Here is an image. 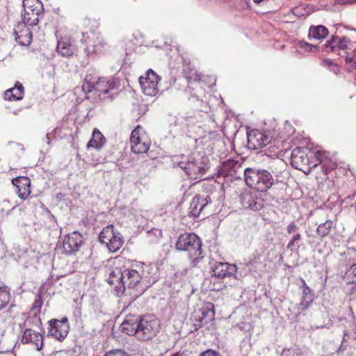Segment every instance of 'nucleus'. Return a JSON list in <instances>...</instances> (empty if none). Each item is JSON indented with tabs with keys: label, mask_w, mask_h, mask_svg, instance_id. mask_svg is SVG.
Returning a JSON list of instances; mask_svg holds the SVG:
<instances>
[{
	"label": "nucleus",
	"mask_w": 356,
	"mask_h": 356,
	"mask_svg": "<svg viewBox=\"0 0 356 356\" xmlns=\"http://www.w3.org/2000/svg\"><path fill=\"white\" fill-rule=\"evenodd\" d=\"M42 300L40 295H38V298L35 300L33 304V308L38 309L39 311L40 310L42 305Z\"/></svg>",
	"instance_id": "50"
},
{
	"label": "nucleus",
	"mask_w": 356,
	"mask_h": 356,
	"mask_svg": "<svg viewBox=\"0 0 356 356\" xmlns=\"http://www.w3.org/2000/svg\"><path fill=\"white\" fill-rule=\"evenodd\" d=\"M101 78L102 77H99L93 70L91 72L90 70L88 71L82 85V90L86 95L93 92L96 83H97ZM86 98L89 99V97L86 95Z\"/></svg>",
	"instance_id": "24"
},
{
	"label": "nucleus",
	"mask_w": 356,
	"mask_h": 356,
	"mask_svg": "<svg viewBox=\"0 0 356 356\" xmlns=\"http://www.w3.org/2000/svg\"><path fill=\"white\" fill-rule=\"evenodd\" d=\"M321 65L327 67L328 70L333 72L335 74H338L340 72V67L332 60L330 58H325L321 61Z\"/></svg>",
	"instance_id": "34"
},
{
	"label": "nucleus",
	"mask_w": 356,
	"mask_h": 356,
	"mask_svg": "<svg viewBox=\"0 0 356 356\" xmlns=\"http://www.w3.org/2000/svg\"><path fill=\"white\" fill-rule=\"evenodd\" d=\"M190 320L193 322L195 330H197L206 325L202 318H197L194 316V312L192 314Z\"/></svg>",
	"instance_id": "40"
},
{
	"label": "nucleus",
	"mask_w": 356,
	"mask_h": 356,
	"mask_svg": "<svg viewBox=\"0 0 356 356\" xmlns=\"http://www.w3.org/2000/svg\"><path fill=\"white\" fill-rule=\"evenodd\" d=\"M120 86V81L115 77H102L94 87L93 92L100 99H105L107 95L113 90H118ZM109 97V95H108Z\"/></svg>",
	"instance_id": "7"
},
{
	"label": "nucleus",
	"mask_w": 356,
	"mask_h": 356,
	"mask_svg": "<svg viewBox=\"0 0 356 356\" xmlns=\"http://www.w3.org/2000/svg\"><path fill=\"white\" fill-rule=\"evenodd\" d=\"M298 10H299L298 8H293V13L296 15H299Z\"/></svg>",
	"instance_id": "57"
},
{
	"label": "nucleus",
	"mask_w": 356,
	"mask_h": 356,
	"mask_svg": "<svg viewBox=\"0 0 356 356\" xmlns=\"http://www.w3.org/2000/svg\"><path fill=\"white\" fill-rule=\"evenodd\" d=\"M201 238L193 232L181 234L175 243L179 251L187 252L193 266H195L204 258Z\"/></svg>",
	"instance_id": "2"
},
{
	"label": "nucleus",
	"mask_w": 356,
	"mask_h": 356,
	"mask_svg": "<svg viewBox=\"0 0 356 356\" xmlns=\"http://www.w3.org/2000/svg\"><path fill=\"white\" fill-rule=\"evenodd\" d=\"M107 44L104 42H99L97 44H95L93 47L92 51L95 54H102L106 50Z\"/></svg>",
	"instance_id": "43"
},
{
	"label": "nucleus",
	"mask_w": 356,
	"mask_h": 356,
	"mask_svg": "<svg viewBox=\"0 0 356 356\" xmlns=\"http://www.w3.org/2000/svg\"><path fill=\"white\" fill-rule=\"evenodd\" d=\"M24 95V88L19 81H16L14 87L8 89L4 93L5 99L8 101L22 100Z\"/></svg>",
	"instance_id": "25"
},
{
	"label": "nucleus",
	"mask_w": 356,
	"mask_h": 356,
	"mask_svg": "<svg viewBox=\"0 0 356 356\" xmlns=\"http://www.w3.org/2000/svg\"><path fill=\"white\" fill-rule=\"evenodd\" d=\"M252 256H253V258L251 259V260L250 261V263H257V261L260 259L261 254V253L256 252L255 253L253 254Z\"/></svg>",
	"instance_id": "52"
},
{
	"label": "nucleus",
	"mask_w": 356,
	"mask_h": 356,
	"mask_svg": "<svg viewBox=\"0 0 356 356\" xmlns=\"http://www.w3.org/2000/svg\"><path fill=\"white\" fill-rule=\"evenodd\" d=\"M347 283L356 284V264L351 266L350 268L346 273Z\"/></svg>",
	"instance_id": "35"
},
{
	"label": "nucleus",
	"mask_w": 356,
	"mask_h": 356,
	"mask_svg": "<svg viewBox=\"0 0 356 356\" xmlns=\"http://www.w3.org/2000/svg\"><path fill=\"white\" fill-rule=\"evenodd\" d=\"M21 341L23 344L31 343L34 345L37 350H40L44 344L42 335L31 328H26L24 331Z\"/></svg>",
	"instance_id": "21"
},
{
	"label": "nucleus",
	"mask_w": 356,
	"mask_h": 356,
	"mask_svg": "<svg viewBox=\"0 0 356 356\" xmlns=\"http://www.w3.org/2000/svg\"><path fill=\"white\" fill-rule=\"evenodd\" d=\"M12 184L16 186V193L22 200H26L31 194V179L26 176H19L12 179Z\"/></svg>",
	"instance_id": "18"
},
{
	"label": "nucleus",
	"mask_w": 356,
	"mask_h": 356,
	"mask_svg": "<svg viewBox=\"0 0 356 356\" xmlns=\"http://www.w3.org/2000/svg\"><path fill=\"white\" fill-rule=\"evenodd\" d=\"M211 203V199L209 195H195L190 204L189 213L194 218H197L204 212L207 207Z\"/></svg>",
	"instance_id": "15"
},
{
	"label": "nucleus",
	"mask_w": 356,
	"mask_h": 356,
	"mask_svg": "<svg viewBox=\"0 0 356 356\" xmlns=\"http://www.w3.org/2000/svg\"><path fill=\"white\" fill-rule=\"evenodd\" d=\"M104 356H131L123 350L115 349L106 353Z\"/></svg>",
	"instance_id": "44"
},
{
	"label": "nucleus",
	"mask_w": 356,
	"mask_h": 356,
	"mask_svg": "<svg viewBox=\"0 0 356 356\" xmlns=\"http://www.w3.org/2000/svg\"><path fill=\"white\" fill-rule=\"evenodd\" d=\"M30 11L35 12V13L42 14L44 11V6L40 1H36V3L30 8Z\"/></svg>",
	"instance_id": "46"
},
{
	"label": "nucleus",
	"mask_w": 356,
	"mask_h": 356,
	"mask_svg": "<svg viewBox=\"0 0 356 356\" xmlns=\"http://www.w3.org/2000/svg\"><path fill=\"white\" fill-rule=\"evenodd\" d=\"M49 334L59 341H63L67 336L70 330L68 318L65 316L60 320L51 319L49 321Z\"/></svg>",
	"instance_id": "10"
},
{
	"label": "nucleus",
	"mask_w": 356,
	"mask_h": 356,
	"mask_svg": "<svg viewBox=\"0 0 356 356\" xmlns=\"http://www.w3.org/2000/svg\"><path fill=\"white\" fill-rule=\"evenodd\" d=\"M47 211H48V213H49V215H50V220H54V221H56V217H55L53 214H51V213H50V211H49V210H47Z\"/></svg>",
	"instance_id": "55"
},
{
	"label": "nucleus",
	"mask_w": 356,
	"mask_h": 356,
	"mask_svg": "<svg viewBox=\"0 0 356 356\" xmlns=\"http://www.w3.org/2000/svg\"><path fill=\"white\" fill-rule=\"evenodd\" d=\"M31 321H32V323L35 322L36 324H40V325H41V321H40V317H38V316H37V314H34V316H33V318H30V317H29V318L26 319V322L24 323V324H26V323H27V324H31Z\"/></svg>",
	"instance_id": "51"
},
{
	"label": "nucleus",
	"mask_w": 356,
	"mask_h": 356,
	"mask_svg": "<svg viewBox=\"0 0 356 356\" xmlns=\"http://www.w3.org/2000/svg\"><path fill=\"white\" fill-rule=\"evenodd\" d=\"M344 3H356V0H343Z\"/></svg>",
	"instance_id": "56"
},
{
	"label": "nucleus",
	"mask_w": 356,
	"mask_h": 356,
	"mask_svg": "<svg viewBox=\"0 0 356 356\" xmlns=\"http://www.w3.org/2000/svg\"><path fill=\"white\" fill-rule=\"evenodd\" d=\"M301 241V234L300 233H296L289 242V243L286 245V249L293 250V247L296 245H298L300 241Z\"/></svg>",
	"instance_id": "39"
},
{
	"label": "nucleus",
	"mask_w": 356,
	"mask_h": 356,
	"mask_svg": "<svg viewBox=\"0 0 356 356\" xmlns=\"http://www.w3.org/2000/svg\"><path fill=\"white\" fill-rule=\"evenodd\" d=\"M133 267H137L140 274L143 289L149 287L156 281L157 269L154 265L140 262L133 265Z\"/></svg>",
	"instance_id": "11"
},
{
	"label": "nucleus",
	"mask_w": 356,
	"mask_h": 356,
	"mask_svg": "<svg viewBox=\"0 0 356 356\" xmlns=\"http://www.w3.org/2000/svg\"><path fill=\"white\" fill-rule=\"evenodd\" d=\"M143 80L147 81L148 82L152 81L158 83L160 78L154 71L152 69H149L146 73V77H143Z\"/></svg>",
	"instance_id": "38"
},
{
	"label": "nucleus",
	"mask_w": 356,
	"mask_h": 356,
	"mask_svg": "<svg viewBox=\"0 0 356 356\" xmlns=\"http://www.w3.org/2000/svg\"><path fill=\"white\" fill-rule=\"evenodd\" d=\"M199 356H222L219 352L213 350L212 349H208L200 353Z\"/></svg>",
	"instance_id": "49"
},
{
	"label": "nucleus",
	"mask_w": 356,
	"mask_h": 356,
	"mask_svg": "<svg viewBox=\"0 0 356 356\" xmlns=\"http://www.w3.org/2000/svg\"><path fill=\"white\" fill-rule=\"evenodd\" d=\"M122 332L134 336L141 341H147L155 337L160 331V321L154 315H127L120 325Z\"/></svg>",
	"instance_id": "1"
},
{
	"label": "nucleus",
	"mask_w": 356,
	"mask_h": 356,
	"mask_svg": "<svg viewBox=\"0 0 356 356\" xmlns=\"http://www.w3.org/2000/svg\"><path fill=\"white\" fill-rule=\"evenodd\" d=\"M206 159H190L187 162L180 161L177 163V167L182 169L188 177L193 180H202L203 176L209 169Z\"/></svg>",
	"instance_id": "5"
},
{
	"label": "nucleus",
	"mask_w": 356,
	"mask_h": 356,
	"mask_svg": "<svg viewBox=\"0 0 356 356\" xmlns=\"http://www.w3.org/2000/svg\"><path fill=\"white\" fill-rule=\"evenodd\" d=\"M321 51H325L327 49H329L330 51H334L336 50V43L333 42L331 40H327L325 44L321 46Z\"/></svg>",
	"instance_id": "47"
},
{
	"label": "nucleus",
	"mask_w": 356,
	"mask_h": 356,
	"mask_svg": "<svg viewBox=\"0 0 356 356\" xmlns=\"http://www.w3.org/2000/svg\"><path fill=\"white\" fill-rule=\"evenodd\" d=\"M184 74L188 82L193 80L194 81H197L199 83L200 81V75L197 74L194 70H190L188 73L186 70L184 69Z\"/></svg>",
	"instance_id": "41"
},
{
	"label": "nucleus",
	"mask_w": 356,
	"mask_h": 356,
	"mask_svg": "<svg viewBox=\"0 0 356 356\" xmlns=\"http://www.w3.org/2000/svg\"><path fill=\"white\" fill-rule=\"evenodd\" d=\"M329 35L328 29L323 25H312L308 31V38L316 40H323Z\"/></svg>",
	"instance_id": "27"
},
{
	"label": "nucleus",
	"mask_w": 356,
	"mask_h": 356,
	"mask_svg": "<svg viewBox=\"0 0 356 356\" xmlns=\"http://www.w3.org/2000/svg\"><path fill=\"white\" fill-rule=\"evenodd\" d=\"M315 160V152L303 147H296L291 152V163L292 166L305 174H309L312 168L318 166Z\"/></svg>",
	"instance_id": "4"
},
{
	"label": "nucleus",
	"mask_w": 356,
	"mask_h": 356,
	"mask_svg": "<svg viewBox=\"0 0 356 356\" xmlns=\"http://www.w3.org/2000/svg\"><path fill=\"white\" fill-rule=\"evenodd\" d=\"M243 163L234 159H227L222 163L219 169V173L222 177H231L234 179H241L244 177Z\"/></svg>",
	"instance_id": "9"
},
{
	"label": "nucleus",
	"mask_w": 356,
	"mask_h": 356,
	"mask_svg": "<svg viewBox=\"0 0 356 356\" xmlns=\"http://www.w3.org/2000/svg\"><path fill=\"white\" fill-rule=\"evenodd\" d=\"M257 191L246 190L240 195V200L245 209L259 211L264 206V200L258 197Z\"/></svg>",
	"instance_id": "12"
},
{
	"label": "nucleus",
	"mask_w": 356,
	"mask_h": 356,
	"mask_svg": "<svg viewBox=\"0 0 356 356\" xmlns=\"http://www.w3.org/2000/svg\"><path fill=\"white\" fill-rule=\"evenodd\" d=\"M299 44L300 47L303 48L305 51L308 52L321 51V47H320V45L312 44L305 41H300Z\"/></svg>",
	"instance_id": "36"
},
{
	"label": "nucleus",
	"mask_w": 356,
	"mask_h": 356,
	"mask_svg": "<svg viewBox=\"0 0 356 356\" xmlns=\"http://www.w3.org/2000/svg\"><path fill=\"white\" fill-rule=\"evenodd\" d=\"M84 243L83 235L74 231L65 236L63 241V252L67 255L75 254Z\"/></svg>",
	"instance_id": "8"
},
{
	"label": "nucleus",
	"mask_w": 356,
	"mask_h": 356,
	"mask_svg": "<svg viewBox=\"0 0 356 356\" xmlns=\"http://www.w3.org/2000/svg\"><path fill=\"white\" fill-rule=\"evenodd\" d=\"M74 314L75 316H79L81 315V309L79 308H76L75 311L74 312Z\"/></svg>",
	"instance_id": "54"
},
{
	"label": "nucleus",
	"mask_w": 356,
	"mask_h": 356,
	"mask_svg": "<svg viewBox=\"0 0 356 356\" xmlns=\"http://www.w3.org/2000/svg\"><path fill=\"white\" fill-rule=\"evenodd\" d=\"M236 10H243L250 8V0H234Z\"/></svg>",
	"instance_id": "37"
},
{
	"label": "nucleus",
	"mask_w": 356,
	"mask_h": 356,
	"mask_svg": "<svg viewBox=\"0 0 356 356\" xmlns=\"http://www.w3.org/2000/svg\"><path fill=\"white\" fill-rule=\"evenodd\" d=\"M139 81L143 92L145 95L152 97L156 95L158 93V83H156L152 81L149 82L147 81H144L143 76L140 77Z\"/></svg>",
	"instance_id": "30"
},
{
	"label": "nucleus",
	"mask_w": 356,
	"mask_h": 356,
	"mask_svg": "<svg viewBox=\"0 0 356 356\" xmlns=\"http://www.w3.org/2000/svg\"><path fill=\"white\" fill-rule=\"evenodd\" d=\"M137 267L128 268L124 269L125 289H134L136 287H141L143 284L141 281L140 274Z\"/></svg>",
	"instance_id": "20"
},
{
	"label": "nucleus",
	"mask_w": 356,
	"mask_h": 356,
	"mask_svg": "<svg viewBox=\"0 0 356 356\" xmlns=\"http://www.w3.org/2000/svg\"><path fill=\"white\" fill-rule=\"evenodd\" d=\"M99 240L101 243L106 245L111 252H117L124 244L122 234L115 231L114 226L112 225L106 226L102 230L99 235Z\"/></svg>",
	"instance_id": "6"
},
{
	"label": "nucleus",
	"mask_w": 356,
	"mask_h": 356,
	"mask_svg": "<svg viewBox=\"0 0 356 356\" xmlns=\"http://www.w3.org/2000/svg\"><path fill=\"white\" fill-rule=\"evenodd\" d=\"M271 172L259 168L244 169V181L248 186L259 192H266L275 183Z\"/></svg>",
	"instance_id": "3"
},
{
	"label": "nucleus",
	"mask_w": 356,
	"mask_h": 356,
	"mask_svg": "<svg viewBox=\"0 0 356 356\" xmlns=\"http://www.w3.org/2000/svg\"><path fill=\"white\" fill-rule=\"evenodd\" d=\"M299 227L294 222H291L286 227V232L289 234H291L292 233H298Z\"/></svg>",
	"instance_id": "48"
},
{
	"label": "nucleus",
	"mask_w": 356,
	"mask_h": 356,
	"mask_svg": "<svg viewBox=\"0 0 356 356\" xmlns=\"http://www.w3.org/2000/svg\"><path fill=\"white\" fill-rule=\"evenodd\" d=\"M316 160L318 166L321 165L323 175H327L331 170L336 168V164L330 160L325 159L324 154L321 151L315 152Z\"/></svg>",
	"instance_id": "26"
},
{
	"label": "nucleus",
	"mask_w": 356,
	"mask_h": 356,
	"mask_svg": "<svg viewBox=\"0 0 356 356\" xmlns=\"http://www.w3.org/2000/svg\"><path fill=\"white\" fill-rule=\"evenodd\" d=\"M314 292L309 287L307 286L303 289L300 302L298 305L297 309L299 314L306 311L314 300Z\"/></svg>",
	"instance_id": "23"
},
{
	"label": "nucleus",
	"mask_w": 356,
	"mask_h": 356,
	"mask_svg": "<svg viewBox=\"0 0 356 356\" xmlns=\"http://www.w3.org/2000/svg\"><path fill=\"white\" fill-rule=\"evenodd\" d=\"M140 126L134 129L131 134L130 143L131 151L135 154H143L147 152L150 143L144 135L140 134Z\"/></svg>",
	"instance_id": "13"
},
{
	"label": "nucleus",
	"mask_w": 356,
	"mask_h": 356,
	"mask_svg": "<svg viewBox=\"0 0 356 356\" xmlns=\"http://www.w3.org/2000/svg\"><path fill=\"white\" fill-rule=\"evenodd\" d=\"M270 143V137L257 129L248 133V147L250 149H259Z\"/></svg>",
	"instance_id": "14"
},
{
	"label": "nucleus",
	"mask_w": 356,
	"mask_h": 356,
	"mask_svg": "<svg viewBox=\"0 0 356 356\" xmlns=\"http://www.w3.org/2000/svg\"><path fill=\"white\" fill-rule=\"evenodd\" d=\"M194 316L197 318H202L204 323L207 325L211 322L215 317L213 304L211 302H207L203 307L194 312Z\"/></svg>",
	"instance_id": "22"
},
{
	"label": "nucleus",
	"mask_w": 356,
	"mask_h": 356,
	"mask_svg": "<svg viewBox=\"0 0 356 356\" xmlns=\"http://www.w3.org/2000/svg\"><path fill=\"white\" fill-rule=\"evenodd\" d=\"M105 143V137L97 129H95L92 132V138L87 144V147H93L97 149H100Z\"/></svg>",
	"instance_id": "29"
},
{
	"label": "nucleus",
	"mask_w": 356,
	"mask_h": 356,
	"mask_svg": "<svg viewBox=\"0 0 356 356\" xmlns=\"http://www.w3.org/2000/svg\"><path fill=\"white\" fill-rule=\"evenodd\" d=\"M300 282H301V285H300V286L302 288V289H305V287L308 286L307 285V284H306L305 281L303 279H301V280H300Z\"/></svg>",
	"instance_id": "53"
},
{
	"label": "nucleus",
	"mask_w": 356,
	"mask_h": 356,
	"mask_svg": "<svg viewBox=\"0 0 356 356\" xmlns=\"http://www.w3.org/2000/svg\"><path fill=\"white\" fill-rule=\"evenodd\" d=\"M345 341V337L343 338L342 342Z\"/></svg>",
	"instance_id": "60"
},
{
	"label": "nucleus",
	"mask_w": 356,
	"mask_h": 356,
	"mask_svg": "<svg viewBox=\"0 0 356 356\" xmlns=\"http://www.w3.org/2000/svg\"><path fill=\"white\" fill-rule=\"evenodd\" d=\"M171 356H181V355L179 353H175L172 354Z\"/></svg>",
	"instance_id": "59"
},
{
	"label": "nucleus",
	"mask_w": 356,
	"mask_h": 356,
	"mask_svg": "<svg viewBox=\"0 0 356 356\" xmlns=\"http://www.w3.org/2000/svg\"><path fill=\"white\" fill-rule=\"evenodd\" d=\"M29 26L19 22L14 29L15 40L22 46H28L32 41V33Z\"/></svg>",
	"instance_id": "19"
},
{
	"label": "nucleus",
	"mask_w": 356,
	"mask_h": 356,
	"mask_svg": "<svg viewBox=\"0 0 356 356\" xmlns=\"http://www.w3.org/2000/svg\"><path fill=\"white\" fill-rule=\"evenodd\" d=\"M213 275L218 279H223L226 277H236L237 266L227 262L216 261L212 267Z\"/></svg>",
	"instance_id": "16"
},
{
	"label": "nucleus",
	"mask_w": 356,
	"mask_h": 356,
	"mask_svg": "<svg viewBox=\"0 0 356 356\" xmlns=\"http://www.w3.org/2000/svg\"><path fill=\"white\" fill-rule=\"evenodd\" d=\"M336 224L331 220H327L325 222L318 225L316 229V234L321 238L327 236L332 230L335 228Z\"/></svg>",
	"instance_id": "32"
},
{
	"label": "nucleus",
	"mask_w": 356,
	"mask_h": 356,
	"mask_svg": "<svg viewBox=\"0 0 356 356\" xmlns=\"http://www.w3.org/2000/svg\"><path fill=\"white\" fill-rule=\"evenodd\" d=\"M350 42V39L346 36H343L336 43V49L345 50L348 48V43Z\"/></svg>",
	"instance_id": "42"
},
{
	"label": "nucleus",
	"mask_w": 356,
	"mask_h": 356,
	"mask_svg": "<svg viewBox=\"0 0 356 356\" xmlns=\"http://www.w3.org/2000/svg\"><path fill=\"white\" fill-rule=\"evenodd\" d=\"M337 39V35H332L331 37V39L330 40L332 41L334 43H337L336 42V40Z\"/></svg>",
	"instance_id": "58"
},
{
	"label": "nucleus",
	"mask_w": 356,
	"mask_h": 356,
	"mask_svg": "<svg viewBox=\"0 0 356 356\" xmlns=\"http://www.w3.org/2000/svg\"><path fill=\"white\" fill-rule=\"evenodd\" d=\"M124 270L120 267L113 268L109 273L108 283L114 286L118 296L122 295L125 291Z\"/></svg>",
	"instance_id": "17"
},
{
	"label": "nucleus",
	"mask_w": 356,
	"mask_h": 356,
	"mask_svg": "<svg viewBox=\"0 0 356 356\" xmlns=\"http://www.w3.org/2000/svg\"><path fill=\"white\" fill-rule=\"evenodd\" d=\"M345 61L346 63H349L350 65L347 67V71L350 72L354 70H356V62L353 58L349 56H346Z\"/></svg>",
	"instance_id": "45"
},
{
	"label": "nucleus",
	"mask_w": 356,
	"mask_h": 356,
	"mask_svg": "<svg viewBox=\"0 0 356 356\" xmlns=\"http://www.w3.org/2000/svg\"><path fill=\"white\" fill-rule=\"evenodd\" d=\"M41 14L35 13V12L29 11L28 9H24L22 12V23L26 25L35 26L39 22V17Z\"/></svg>",
	"instance_id": "31"
},
{
	"label": "nucleus",
	"mask_w": 356,
	"mask_h": 356,
	"mask_svg": "<svg viewBox=\"0 0 356 356\" xmlns=\"http://www.w3.org/2000/svg\"><path fill=\"white\" fill-rule=\"evenodd\" d=\"M57 51L63 56L69 57L75 53L76 48L67 38H61L57 44Z\"/></svg>",
	"instance_id": "28"
},
{
	"label": "nucleus",
	"mask_w": 356,
	"mask_h": 356,
	"mask_svg": "<svg viewBox=\"0 0 356 356\" xmlns=\"http://www.w3.org/2000/svg\"><path fill=\"white\" fill-rule=\"evenodd\" d=\"M10 291L6 286L0 287V310L4 309L10 302Z\"/></svg>",
	"instance_id": "33"
}]
</instances>
